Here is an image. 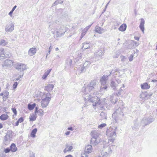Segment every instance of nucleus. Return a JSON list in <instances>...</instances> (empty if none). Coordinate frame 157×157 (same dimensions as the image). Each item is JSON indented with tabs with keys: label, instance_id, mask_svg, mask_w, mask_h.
<instances>
[{
	"label": "nucleus",
	"instance_id": "34",
	"mask_svg": "<svg viewBox=\"0 0 157 157\" xmlns=\"http://www.w3.org/2000/svg\"><path fill=\"white\" fill-rule=\"evenodd\" d=\"M138 124L136 123H135L133 126L132 127V129L135 130L138 127Z\"/></svg>",
	"mask_w": 157,
	"mask_h": 157
},
{
	"label": "nucleus",
	"instance_id": "7",
	"mask_svg": "<svg viewBox=\"0 0 157 157\" xmlns=\"http://www.w3.org/2000/svg\"><path fill=\"white\" fill-rule=\"evenodd\" d=\"M12 134L10 132H7L4 137V144H8L12 140Z\"/></svg>",
	"mask_w": 157,
	"mask_h": 157
},
{
	"label": "nucleus",
	"instance_id": "53",
	"mask_svg": "<svg viewBox=\"0 0 157 157\" xmlns=\"http://www.w3.org/2000/svg\"><path fill=\"white\" fill-rule=\"evenodd\" d=\"M4 94L5 95H6L7 96L9 94V92L8 91H6L5 92Z\"/></svg>",
	"mask_w": 157,
	"mask_h": 157
},
{
	"label": "nucleus",
	"instance_id": "44",
	"mask_svg": "<svg viewBox=\"0 0 157 157\" xmlns=\"http://www.w3.org/2000/svg\"><path fill=\"white\" fill-rule=\"evenodd\" d=\"M122 91V90L121 89H120L118 93H117V95L118 96H120L121 94V92Z\"/></svg>",
	"mask_w": 157,
	"mask_h": 157
},
{
	"label": "nucleus",
	"instance_id": "9",
	"mask_svg": "<svg viewBox=\"0 0 157 157\" xmlns=\"http://www.w3.org/2000/svg\"><path fill=\"white\" fill-rule=\"evenodd\" d=\"M100 138H92L90 140V143L92 144L97 145L101 142Z\"/></svg>",
	"mask_w": 157,
	"mask_h": 157
},
{
	"label": "nucleus",
	"instance_id": "38",
	"mask_svg": "<svg viewBox=\"0 0 157 157\" xmlns=\"http://www.w3.org/2000/svg\"><path fill=\"white\" fill-rule=\"evenodd\" d=\"M0 56L4 57L5 56V54L3 52V51H1L0 52Z\"/></svg>",
	"mask_w": 157,
	"mask_h": 157
},
{
	"label": "nucleus",
	"instance_id": "43",
	"mask_svg": "<svg viewBox=\"0 0 157 157\" xmlns=\"http://www.w3.org/2000/svg\"><path fill=\"white\" fill-rule=\"evenodd\" d=\"M19 123H21L23 121L24 119L22 117H20L17 121Z\"/></svg>",
	"mask_w": 157,
	"mask_h": 157
},
{
	"label": "nucleus",
	"instance_id": "18",
	"mask_svg": "<svg viewBox=\"0 0 157 157\" xmlns=\"http://www.w3.org/2000/svg\"><path fill=\"white\" fill-rule=\"evenodd\" d=\"M104 150L106 155H109L112 152L111 147H107L104 148Z\"/></svg>",
	"mask_w": 157,
	"mask_h": 157
},
{
	"label": "nucleus",
	"instance_id": "56",
	"mask_svg": "<svg viewBox=\"0 0 157 157\" xmlns=\"http://www.w3.org/2000/svg\"><path fill=\"white\" fill-rule=\"evenodd\" d=\"M3 127V125L2 124L0 123V129L2 128Z\"/></svg>",
	"mask_w": 157,
	"mask_h": 157
},
{
	"label": "nucleus",
	"instance_id": "52",
	"mask_svg": "<svg viewBox=\"0 0 157 157\" xmlns=\"http://www.w3.org/2000/svg\"><path fill=\"white\" fill-rule=\"evenodd\" d=\"M70 133V132L69 131H67L65 133V134L66 135H69Z\"/></svg>",
	"mask_w": 157,
	"mask_h": 157
},
{
	"label": "nucleus",
	"instance_id": "37",
	"mask_svg": "<svg viewBox=\"0 0 157 157\" xmlns=\"http://www.w3.org/2000/svg\"><path fill=\"white\" fill-rule=\"evenodd\" d=\"M12 110L13 113H14V114L15 115H16L17 114V111L16 109L14 108H12Z\"/></svg>",
	"mask_w": 157,
	"mask_h": 157
},
{
	"label": "nucleus",
	"instance_id": "46",
	"mask_svg": "<svg viewBox=\"0 0 157 157\" xmlns=\"http://www.w3.org/2000/svg\"><path fill=\"white\" fill-rule=\"evenodd\" d=\"M38 108L37 107H36L35 108V112H34L36 114L38 112V110H38Z\"/></svg>",
	"mask_w": 157,
	"mask_h": 157
},
{
	"label": "nucleus",
	"instance_id": "2",
	"mask_svg": "<svg viewBox=\"0 0 157 157\" xmlns=\"http://www.w3.org/2000/svg\"><path fill=\"white\" fill-rule=\"evenodd\" d=\"M97 82V81L96 80H93L88 84L87 86L85 89L83 95L84 93L87 94L86 96H87L88 94H90L91 96H92L91 95V94L96 95L97 92H94V90L96 88Z\"/></svg>",
	"mask_w": 157,
	"mask_h": 157
},
{
	"label": "nucleus",
	"instance_id": "64",
	"mask_svg": "<svg viewBox=\"0 0 157 157\" xmlns=\"http://www.w3.org/2000/svg\"><path fill=\"white\" fill-rule=\"evenodd\" d=\"M156 49H157V46H156Z\"/></svg>",
	"mask_w": 157,
	"mask_h": 157
},
{
	"label": "nucleus",
	"instance_id": "15",
	"mask_svg": "<svg viewBox=\"0 0 157 157\" xmlns=\"http://www.w3.org/2000/svg\"><path fill=\"white\" fill-rule=\"evenodd\" d=\"M110 86L113 89L115 90L117 89L116 87H117V84L115 81L112 80L110 84Z\"/></svg>",
	"mask_w": 157,
	"mask_h": 157
},
{
	"label": "nucleus",
	"instance_id": "59",
	"mask_svg": "<svg viewBox=\"0 0 157 157\" xmlns=\"http://www.w3.org/2000/svg\"><path fill=\"white\" fill-rule=\"evenodd\" d=\"M4 94L3 93H1L0 94V95L1 96H3Z\"/></svg>",
	"mask_w": 157,
	"mask_h": 157
},
{
	"label": "nucleus",
	"instance_id": "36",
	"mask_svg": "<svg viewBox=\"0 0 157 157\" xmlns=\"http://www.w3.org/2000/svg\"><path fill=\"white\" fill-rule=\"evenodd\" d=\"M106 124H105V123L102 124H101L100 125H99L98 126V128H103L105 127L106 126Z\"/></svg>",
	"mask_w": 157,
	"mask_h": 157
},
{
	"label": "nucleus",
	"instance_id": "20",
	"mask_svg": "<svg viewBox=\"0 0 157 157\" xmlns=\"http://www.w3.org/2000/svg\"><path fill=\"white\" fill-rule=\"evenodd\" d=\"M89 29V27L87 26L82 31V34L81 35V37L82 38L85 35L87 32L88 31Z\"/></svg>",
	"mask_w": 157,
	"mask_h": 157
},
{
	"label": "nucleus",
	"instance_id": "5",
	"mask_svg": "<svg viewBox=\"0 0 157 157\" xmlns=\"http://www.w3.org/2000/svg\"><path fill=\"white\" fill-rule=\"evenodd\" d=\"M154 120V118L151 115L148 117H144L141 120V124L142 126H145L152 122Z\"/></svg>",
	"mask_w": 157,
	"mask_h": 157
},
{
	"label": "nucleus",
	"instance_id": "1",
	"mask_svg": "<svg viewBox=\"0 0 157 157\" xmlns=\"http://www.w3.org/2000/svg\"><path fill=\"white\" fill-rule=\"evenodd\" d=\"M87 94L84 93L83 95V97L84 98L85 101H89L93 103V105L95 106L96 105H100V107H102V106L105 104V103L104 100H105L104 99L102 100H101L97 97H93L91 96L90 94H88L87 96H86Z\"/></svg>",
	"mask_w": 157,
	"mask_h": 157
},
{
	"label": "nucleus",
	"instance_id": "26",
	"mask_svg": "<svg viewBox=\"0 0 157 157\" xmlns=\"http://www.w3.org/2000/svg\"><path fill=\"white\" fill-rule=\"evenodd\" d=\"M37 131V129L36 128H35L33 129L31 133V137H35V134Z\"/></svg>",
	"mask_w": 157,
	"mask_h": 157
},
{
	"label": "nucleus",
	"instance_id": "4",
	"mask_svg": "<svg viewBox=\"0 0 157 157\" xmlns=\"http://www.w3.org/2000/svg\"><path fill=\"white\" fill-rule=\"evenodd\" d=\"M114 128H110L109 129H107L106 131L107 135L109 136V140L110 141L113 142L114 140V138L116 135V127H114Z\"/></svg>",
	"mask_w": 157,
	"mask_h": 157
},
{
	"label": "nucleus",
	"instance_id": "12",
	"mask_svg": "<svg viewBox=\"0 0 157 157\" xmlns=\"http://www.w3.org/2000/svg\"><path fill=\"white\" fill-rule=\"evenodd\" d=\"M36 48H30L28 51V54L30 56H32L36 52Z\"/></svg>",
	"mask_w": 157,
	"mask_h": 157
},
{
	"label": "nucleus",
	"instance_id": "32",
	"mask_svg": "<svg viewBox=\"0 0 157 157\" xmlns=\"http://www.w3.org/2000/svg\"><path fill=\"white\" fill-rule=\"evenodd\" d=\"M113 95H112L110 97V100L111 101V102L112 103H115L116 102V100L113 101Z\"/></svg>",
	"mask_w": 157,
	"mask_h": 157
},
{
	"label": "nucleus",
	"instance_id": "35",
	"mask_svg": "<svg viewBox=\"0 0 157 157\" xmlns=\"http://www.w3.org/2000/svg\"><path fill=\"white\" fill-rule=\"evenodd\" d=\"M37 113H39V115L40 116H42L44 115V112L41 109H39Z\"/></svg>",
	"mask_w": 157,
	"mask_h": 157
},
{
	"label": "nucleus",
	"instance_id": "19",
	"mask_svg": "<svg viewBox=\"0 0 157 157\" xmlns=\"http://www.w3.org/2000/svg\"><path fill=\"white\" fill-rule=\"evenodd\" d=\"M150 86L147 82L144 83L141 85V87L143 89H148L150 88Z\"/></svg>",
	"mask_w": 157,
	"mask_h": 157
},
{
	"label": "nucleus",
	"instance_id": "14",
	"mask_svg": "<svg viewBox=\"0 0 157 157\" xmlns=\"http://www.w3.org/2000/svg\"><path fill=\"white\" fill-rule=\"evenodd\" d=\"M145 21L144 19L142 18L140 19V28L143 33H144V24Z\"/></svg>",
	"mask_w": 157,
	"mask_h": 157
},
{
	"label": "nucleus",
	"instance_id": "23",
	"mask_svg": "<svg viewBox=\"0 0 157 157\" xmlns=\"http://www.w3.org/2000/svg\"><path fill=\"white\" fill-rule=\"evenodd\" d=\"M36 106V104L35 103H34L32 104H28V108L29 110H31L33 109Z\"/></svg>",
	"mask_w": 157,
	"mask_h": 157
},
{
	"label": "nucleus",
	"instance_id": "17",
	"mask_svg": "<svg viewBox=\"0 0 157 157\" xmlns=\"http://www.w3.org/2000/svg\"><path fill=\"white\" fill-rule=\"evenodd\" d=\"M126 25L125 24L123 23L120 26L118 29L120 31L124 32L126 30Z\"/></svg>",
	"mask_w": 157,
	"mask_h": 157
},
{
	"label": "nucleus",
	"instance_id": "22",
	"mask_svg": "<svg viewBox=\"0 0 157 157\" xmlns=\"http://www.w3.org/2000/svg\"><path fill=\"white\" fill-rule=\"evenodd\" d=\"M37 117V114L35 113L32 115H31L29 117V120L30 121H35Z\"/></svg>",
	"mask_w": 157,
	"mask_h": 157
},
{
	"label": "nucleus",
	"instance_id": "51",
	"mask_svg": "<svg viewBox=\"0 0 157 157\" xmlns=\"http://www.w3.org/2000/svg\"><path fill=\"white\" fill-rule=\"evenodd\" d=\"M17 7V6H14L13 7V8L12 9V10L11 11L13 12L14 10H15V9H16V8Z\"/></svg>",
	"mask_w": 157,
	"mask_h": 157
},
{
	"label": "nucleus",
	"instance_id": "58",
	"mask_svg": "<svg viewBox=\"0 0 157 157\" xmlns=\"http://www.w3.org/2000/svg\"><path fill=\"white\" fill-rule=\"evenodd\" d=\"M144 94H143L141 95V97H142V98H143V99H145V97H146L145 96L144 97H143V96L144 95Z\"/></svg>",
	"mask_w": 157,
	"mask_h": 157
},
{
	"label": "nucleus",
	"instance_id": "30",
	"mask_svg": "<svg viewBox=\"0 0 157 157\" xmlns=\"http://www.w3.org/2000/svg\"><path fill=\"white\" fill-rule=\"evenodd\" d=\"M95 31L96 32L100 34L102 33V29L101 27H97L96 28Z\"/></svg>",
	"mask_w": 157,
	"mask_h": 157
},
{
	"label": "nucleus",
	"instance_id": "10",
	"mask_svg": "<svg viewBox=\"0 0 157 157\" xmlns=\"http://www.w3.org/2000/svg\"><path fill=\"white\" fill-rule=\"evenodd\" d=\"M91 135L92 138H100V135L98 131L96 130H93L91 132Z\"/></svg>",
	"mask_w": 157,
	"mask_h": 157
},
{
	"label": "nucleus",
	"instance_id": "47",
	"mask_svg": "<svg viewBox=\"0 0 157 157\" xmlns=\"http://www.w3.org/2000/svg\"><path fill=\"white\" fill-rule=\"evenodd\" d=\"M133 57V56L132 55H131L129 57V59L130 61H132V60Z\"/></svg>",
	"mask_w": 157,
	"mask_h": 157
},
{
	"label": "nucleus",
	"instance_id": "41",
	"mask_svg": "<svg viewBox=\"0 0 157 157\" xmlns=\"http://www.w3.org/2000/svg\"><path fill=\"white\" fill-rule=\"evenodd\" d=\"M81 157H88L87 154L85 152L82 153Z\"/></svg>",
	"mask_w": 157,
	"mask_h": 157
},
{
	"label": "nucleus",
	"instance_id": "48",
	"mask_svg": "<svg viewBox=\"0 0 157 157\" xmlns=\"http://www.w3.org/2000/svg\"><path fill=\"white\" fill-rule=\"evenodd\" d=\"M116 81L117 82V85L121 82V81L120 79L116 80Z\"/></svg>",
	"mask_w": 157,
	"mask_h": 157
},
{
	"label": "nucleus",
	"instance_id": "60",
	"mask_svg": "<svg viewBox=\"0 0 157 157\" xmlns=\"http://www.w3.org/2000/svg\"><path fill=\"white\" fill-rule=\"evenodd\" d=\"M6 97H7L6 95H3V98H5Z\"/></svg>",
	"mask_w": 157,
	"mask_h": 157
},
{
	"label": "nucleus",
	"instance_id": "39",
	"mask_svg": "<svg viewBox=\"0 0 157 157\" xmlns=\"http://www.w3.org/2000/svg\"><path fill=\"white\" fill-rule=\"evenodd\" d=\"M10 151H11L10 148H7L4 150V151L5 153H9Z\"/></svg>",
	"mask_w": 157,
	"mask_h": 157
},
{
	"label": "nucleus",
	"instance_id": "3",
	"mask_svg": "<svg viewBox=\"0 0 157 157\" xmlns=\"http://www.w3.org/2000/svg\"><path fill=\"white\" fill-rule=\"evenodd\" d=\"M113 71H112L110 72V74L109 75H104L100 79V82L101 84V86H100L101 90H106L107 88V86L106 85V81L108 79V77L110 75H113L114 72L115 71H114V72H113Z\"/></svg>",
	"mask_w": 157,
	"mask_h": 157
},
{
	"label": "nucleus",
	"instance_id": "8",
	"mask_svg": "<svg viewBox=\"0 0 157 157\" xmlns=\"http://www.w3.org/2000/svg\"><path fill=\"white\" fill-rule=\"evenodd\" d=\"M123 115V112L120 107H119L118 109H116V111L112 114L113 117H114V118L121 117H122Z\"/></svg>",
	"mask_w": 157,
	"mask_h": 157
},
{
	"label": "nucleus",
	"instance_id": "55",
	"mask_svg": "<svg viewBox=\"0 0 157 157\" xmlns=\"http://www.w3.org/2000/svg\"><path fill=\"white\" fill-rule=\"evenodd\" d=\"M134 38H135V39L136 40H139V37H135Z\"/></svg>",
	"mask_w": 157,
	"mask_h": 157
},
{
	"label": "nucleus",
	"instance_id": "11",
	"mask_svg": "<svg viewBox=\"0 0 157 157\" xmlns=\"http://www.w3.org/2000/svg\"><path fill=\"white\" fill-rule=\"evenodd\" d=\"M92 147L90 145L86 146L85 147V152L87 154L91 153L92 151Z\"/></svg>",
	"mask_w": 157,
	"mask_h": 157
},
{
	"label": "nucleus",
	"instance_id": "63",
	"mask_svg": "<svg viewBox=\"0 0 157 157\" xmlns=\"http://www.w3.org/2000/svg\"><path fill=\"white\" fill-rule=\"evenodd\" d=\"M152 95V94H151L150 95H150V96H151Z\"/></svg>",
	"mask_w": 157,
	"mask_h": 157
},
{
	"label": "nucleus",
	"instance_id": "62",
	"mask_svg": "<svg viewBox=\"0 0 157 157\" xmlns=\"http://www.w3.org/2000/svg\"><path fill=\"white\" fill-rule=\"evenodd\" d=\"M123 87H125V86H124V84L123 85Z\"/></svg>",
	"mask_w": 157,
	"mask_h": 157
},
{
	"label": "nucleus",
	"instance_id": "24",
	"mask_svg": "<svg viewBox=\"0 0 157 157\" xmlns=\"http://www.w3.org/2000/svg\"><path fill=\"white\" fill-rule=\"evenodd\" d=\"M8 118V115L6 114H3L0 116V119L2 121L7 120Z\"/></svg>",
	"mask_w": 157,
	"mask_h": 157
},
{
	"label": "nucleus",
	"instance_id": "42",
	"mask_svg": "<svg viewBox=\"0 0 157 157\" xmlns=\"http://www.w3.org/2000/svg\"><path fill=\"white\" fill-rule=\"evenodd\" d=\"M100 116H104L102 118L103 119L106 118V116H105L104 112H102L100 113Z\"/></svg>",
	"mask_w": 157,
	"mask_h": 157
},
{
	"label": "nucleus",
	"instance_id": "50",
	"mask_svg": "<svg viewBox=\"0 0 157 157\" xmlns=\"http://www.w3.org/2000/svg\"><path fill=\"white\" fill-rule=\"evenodd\" d=\"M13 12L11 11L9 13V14L12 17V13Z\"/></svg>",
	"mask_w": 157,
	"mask_h": 157
},
{
	"label": "nucleus",
	"instance_id": "61",
	"mask_svg": "<svg viewBox=\"0 0 157 157\" xmlns=\"http://www.w3.org/2000/svg\"><path fill=\"white\" fill-rule=\"evenodd\" d=\"M157 80H152V82H157Z\"/></svg>",
	"mask_w": 157,
	"mask_h": 157
},
{
	"label": "nucleus",
	"instance_id": "54",
	"mask_svg": "<svg viewBox=\"0 0 157 157\" xmlns=\"http://www.w3.org/2000/svg\"><path fill=\"white\" fill-rule=\"evenodd\" d=\"M19 122H18V121H17L16 122V123H15V125H16V126H17L18 125V124H19Z\"/></svg>",
	"mask_w": 157,
	"mask_h": 157
},
{
	"label": "nucleus",
	"instance_id": "31",
	"mask_svg": "<svg viewBox=\"0 0 157 157\" xmlns=\"http://www.w3.org/2000/svg\"><path fill=\"white\" fill-rule=\"evenodd\" d=\"M20 72H20V75L19 76V77L17 78L16 79V80H15L16 81L19 80H20V78H22L23 75L24 74L23 70H22V71H21Z\"/></svg>",
	"mask_w": 157,
	"mask_h": 157
},
{
	"label": "nucleus",
	"instance_id": "45",
	"mask_svg": "<svg viewBox=\"0 0 157 157\" xmlns=\"http://www.w3.org/2000/svg\"><path fill=\"white\" fill-rule=\"evenodd\" d=\"M29 157H35V154L32 152L30 154Z\"/></svg>",
	"mask_w": 157,
	"mask_h": 157
},
{
	"label": "nucleus",
	"instance_id": "49",
	"mask_svg": "<svg viewBox=\"0 0 157 157\" xmlns=\"http://www.w3.org/2000/svg\"><path fill=\"white\" fill-rule=\"evenodd\" d=\"M67 130H71L72 131L73 130V128L72 127H68L67 128Z\"/></svg>",
	"mask_w": 157,
	"mask_h": 157
},
{
	"label": "nucleus",
	"instance_id": "13",
	"mask_svg": "<svg viewBox=\"0 0 157 157\" xmlns=\"http://www.w3.org/2000/svg\"><path fill=\"white\" fill-rule=\"evenodd\" d=\"M54 87V85L52 84H48L45 87V90L48 92H49L53 90Z\"/></svg>",
	"mask_w": 157,
	"mask_h": 157
},
{
	"label": "nucleus",
	"instance_id": "25",
	"mask_svg": "<svg viewBox=\"0 0 157 157\" xmlns=\"http://www.w3.org/2000/svg\"><path fill=\"white\" fill-rule=\"evenodd\" d=\"M51 70V69H48L46 71V72H45V73H44V75H43L42 77V78H43V79H45L47 78L48 75L50 72Z\"/></svg>",
	"mask_w": 157,
	"mask_h": 157
},
{
	"label": "nucleus",
	"instance_id": "21",
	"mask_svg": "<svg viewBox=\"0 0 157 157\" xmlns=\"http://www.w3.org/2000/svg\"><path fill=\"white\" fill-rule=\"evenodd\" d=\"M10 150L13 152L16 151L17 150V148L14 144H12L10 147Z\"/></svg>",
	"mask_w": 157,
	"mask_h": 157
},
{
	"label": "nucleus",
	"instance_id": "16",
	"mask_svg": "<svg viewBox=\"0 0 157 157\" xmlns=\"http://www.w3.org/2000/svg\"><path fill=\"white\" fill-rule=\"evenodd\" d=\"M66 146V148L63 150V152L64 153L71 151L73 149V147L72 146H70L68 144H67Z\"/></svg>",
	"mask_w": 157,
	"mask_h": 157
},
{
	"label": "nucleus",
	"instance_id": "40",
	"mask_svg": "<svg viewBox=\"0 0 157 157\" xmlns=\"http://www.w3.org/2000/svg\"><path fill=\"white\" fill-rule=\"evenodd\" d=\"M18 83L17 82H15L13 85V88L14 89L16 88L17 86Z\"/></svg>",
	"mask_w": 157,
	"mask_h": 157
},
{
	"label": "nucleus",
	"instance_id": "27",
	"mask_svg": "<svg viewBox=\"0 0 157 157\" xmlns=\"http://www.w3.org/2000/svg\"><path fill=\"white\" fill-rule=\"evenodd\" d=\"M12 64V61L6 60L4 62V65L5 66H8Z\"/></svg>",
	"mask_w": 157,
	"mask_h": 157
},
{
	"label": "nucleus",
	"instance_id": "29",
	"mask_svg": "<svg viewBox=\"0 0 157 157\" xmlns=\"http://www.w3.org/2000/svg\"><path fill=\"white\" fill-rule=\"evenodd\" d=\"M90 45L89 43H84L83 44V48L86 49L90 48Z\"/></svg>",
	"mask_w": 157,
	"mask_h": 157
},
{
	"label": "nucleus",
	"instance_id": "28",
	"mask_svg": "<svg viewBox=\"0 0 157 157\" xmlns=\"http://www.w3.org/2000/svg\"><path fill=\"white\" fill-rule=\"evenodd\" d=\"M85 69H77L75 71L76 74V75H79L82 72H85Z\"/></svg>",
	"mask_w": 157,
	"mask_h": 157
},
{
	"label": "nucleus",
	"instance_id": "33",
	"mask_svg": "<svg viewBox=\"0 0 157 157\" xmlns=\"http://www.w3.org/2000/svg\"><path fill=\"white\" fill-rule=\"evenodd\" d=\"M7 44V42L4 40H1L0 41V44L5 45Z\"/></svg>",
	"mask_w": 157,
	"mask_h": 157
},
{
	"label": "nucleus",
	"instance_id": "6",
	"mask_svg": "<svg viewBox=\"0 0 157 157\" xmlns=\"http://www.w3.org/2000/svg\"><path fill=\"white\" fill-rule=\"evenodd\" d=\"M49 95H50L49 94H47L46 98L43 99L41 101V104L42 107H46L49 103L51 99V97H48Z\"/></svg>",
	"mask_w": 157,
	"mask_h": 157
},
{
	"label": "nucleus",
	"instance_id": "57",
	"mask_svg": "<svg viewBox=\"0 0 157 157\" xmlns=\"http://www.w3.org/2000/svg\"><path fill=\"white\" fill-rule=\"evenodd\" d=\"M66 157H73V156L71 155H69L66 156Z\"/></svg>",
	"mask_w": 157,
	"mask_h": 157
}]
</instances>
